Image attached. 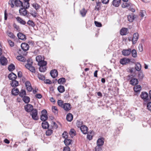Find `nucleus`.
<instances>
[{
	"instance_id": "1",
	"label": "nucleus",
	"mask_w": 151,
	"mask_h": 151,
	"mask_svg": "<svg viewBox=\"0 0 151 151\" xmlns=\"http://www.w3.org/2000/svg\"><path fill=\"white\" fill-rule=\"evenodd\" d=\"M127 77V80H130V84L131 85L135 86L138 84V80L136 78H133L132 75H128Z\"/></svg>"
},
{
	"instance_id": "2",
	"label": "nucleus",
	"mask_w": 151,
	"mask_h": 151,
	"mask_svg": "<svg viewBox=\"0 0 151 151\" xmlns=\"http://www.w3.org/2000/svg\"><path fill=\"white\" fill-rule=\"evenodd\" d=\"M36 61L38 62V65H41V64H43L44 65H46L47 63L46 61L44 60V59L43 58L41 55H38L36 58Z\"/></svg>"
},
{
	"instance_id": "3",
	"label": "nucleus",
	"mask_w": 151,
	"mask_h": 151,
	"mask_svg": "<svg viewBox=\"0 0 151 151\" xmlns=\"http://www.w3.org/2000/svg\"><path fill=\"white\" fill-rule=\"evenodd\" d=\"M37 113V111L36 109H34L30 112V114L34 120H36L38 119Z\"/></svg>"
},
{
	"instance_id": "4",
	"label": "nucleus",
	"mask_w": 151,
	"mask_h": 151,
	"mask_svg": "<svg viewBox=\"0 0 151 151\" xmlns=\"http://www.w3.org/2000/svg\"><path fill=\"white\" fill-rule=\"evenodd\" d=\"M32 62H31L29 63H28V61L27 62V63L25 65V67L29 69L32 73H35V68L32 66Z\"/></svg>"
},
{
	"instance_id": "5",
	"label": "nucleus",
	"mask_w": 151,
	"mask_h": 151,
	"mask_svg": "<svg viewBox=\"0 0 151 151\" xmlns=\"http://www.w3.org/2000/svg\"><path fill=\"white\" fill-rule=\"evenodd\" d=\"M26 5H24L23 6L20 8L19 10L20 14L22 16H25L27 14V11L26 10L28 8H26Z\"/></svg>"
},
{
	"instance_id": "6",
	"label": "nucleus",
	"mask_w": 151,
	"mask_h": 151,
	"mask_svg": "<svg viewBox=\"0 0 151 151\" xmlns=\"http://www.w3.org/2000/svg\"><path fill=\"white\" fill-rule=\"evenodd\" d=\"M47 112L46 110H43L41 111L42 115L40 117V119L42 121H45L48 118L47 115Z\"/></svg>"
},
{
	"instance_id": "7",
	"label": "nucleus",
	"mask_w": 151,
	"mask_h": 151,
	"mask_svg": "<svg viewBox=\"0 0 151 151\" xmlns=\"http://www.w3.org/2000/svg\"><path fill=\"white\" fill-rule=\"evenodd\" d=\"M64 110L67 112L69 111L72 108L71 105L68 103H64V105H63V108Z\"/></svg>"
},
{
	"instance_id": "8",
	"label": "nucleus",
	"mask_w": 151,
	"mask_h": 151,
	"mask_svg": "<svg viewBox=\"0 0 151 151\" xmlns=\"http://www.w3.org/2000/svg\"><path fill=\"white\" fill-rule=\"evenodd\" d=\"M130 60L127 58H124L120 59V63L122 65H124L127 64L129 63Z\"/></svg>"
},
{
	"instance_id": "9",
	"label": "nucleus",
	"mask_w": 151,
	"mask_h": 151,
	"mask_svg": "<svg viewBox=\"0 0 151 151\" xmlns=\"http://www.w3.org/2000/svg\"><path fill=\"white\" fill-rule=\"evenodd\" d=\"M77 127H80V130L83 134H86L87 133L88 128L86 126L83 125L80 126L78 125Z\"/></svg>"
},
{
	"instance_id": "10",
	"label": "nucleus",
	"mask_w": 151,
	"mask_h": 151,
	"mask_svg": "<svg viewBox=\"0 0 151 151\" xmlns=\"http://www.w3.org/2000/svg\"><path fill=\"white\" fill-rule=\"evenodd\" d=\"M25 111L28 112H31L33 109V106L30 104H27L24 106Z\"/></svg>"
},
{
	"instance_id": "11",
	"label": "nucleus",
	"mask_w": 151,
	"mask_h": 151,
	"mask_svg": "<svg viewBox=\"0 0 151 151\" xmlns=\"http://www.w3.org/2000/svg\"><path fill=\"white\" fill-rule=\"evenodd\" d=\"M131 49L130 48L128 49H124L122 51V54L125 56L129 55L131 53Z\"/></svg>"
},
{
	"instance_id": "12",
	"label": "nucleus",
	"mask_w": 151,
	"mask_h": 151,
	"mask_svg": "<svg viewBox=\"0 0 151 151\" xmlns=\"http://www.w3.org/2000/svg\"><path fill=\"white\" fill-rule=\"evenodd\" d=\"M25 85L26 88V89L28 91L30 92L32 91V88L31 83L29 81H27L25 82Z\"/></svg>"
},
{
	"instance_id": "13",
	"label": "nucleus",
	"mask_w": 151,
	"mask_h": 151,
	"mask_svg": "<svg viewBox=\"0 0 151 151\" xmlns=\"http://www.w3.org/2000/svg\"><path fill=\"white\" fill-rule=\"evenodd\" d=\"M141 98L145 100H147L149 99L148 94L147 93L145 92H142L140 95Z\"/></svg>"
},
{
	"instance_id": "14",
	"label": "nucleus",
	"mask_w": 151,
	"mask_h": 151,
	"mask_svg": "<svg viewBox=\"0 0 151 151\" xmlns=\"http://www.w3.org/2000/svg\"><path fill=\"white\" fill-rule=\"evenodd\" d=\"M139 38V34L137 33L134 34L132 40L133 44H135Z\"/></svg>"
},
{
	"instance_id": "15",
	"label": "nucleus",
	"mask_w": 151,
	"mask_h": 151,
	"mask_svg": "<svg viewBox=\"0 0 151 151\" xmlns=\"http://www.w3.org/2000/svg\"><path fill=\"white\" fill-rule=\"evenodd\" d=\"M0 63L2 65H5L7 64V60L4 57H2L0 59Z\"/></svg>"
},
{
	"instance_id": "16",
	"label": "nucleus",
	"mask_w": 151,
	"mask_h": 151,
	"mask_svg": "<svg viewBox=\"0 0 151 151\" xmlns=\"http://www.w3.org/2000/svg\"><path fill=\"white\" fill-rule=\"evenodd\" d=\"M21 47L23 50L26 51L29 50V46L27 44L24 43L21 44Z\"/></svg>"
},
{
	"instance_id": "17",
	"label": "nucleus",
	"mask_w": 151,
	"mask_h": 151,
	"mask_svg": "<svg viewBox=\"0 0 151 151\" xmlns=\"http://www.w3.org/2000/svg\"><path fill=\"white\" fill-rule=\"evenodd\" d=\"M15 5L17 7H22L24 6V4L19 0H16L15 1Z\"/></svg>"
},
{
	"instance_id": "18",
	"label": "nucleus",
	"mask_w": 151,
	"mask_h": 151,
	"mask_svg": "<svg viewBox=\"0 0 151 151\" xmlns=\"http://www.w3.org/2000/svg\"><path fill=\"white\" fill-rule=\"evenodd\" d=\"M51 76L53 78H55L58 75V72L57 70L54 69L52 70L50 72Z\"/></svg>"
},
{
	"instance_id": "19",
	"label": "nucleus",
	"mask_w": 151,
	"mask_h": 151,
	"mask_svg": "<svg viewBox=\"0 0 151 151\" xmlns=\"http://www.w3.org/2000/svg\"><path fill=\"white\" fill-rule=\"evenodd\" d=\"M8 78L9 80L13 81L16 79L17 78V76L14 73H11L8 76Z\"/></svg>"
},
{
	"instance_id": "20",
	"label": "nucleus",
	"mask_w": 151,
	"mask_h": 151,
	"mask_svg": "<svg viewBox=\"0 0 151 151\" xmlns=\"http://www.w3.org/2000/svg\"><path fill=\"white\" fill-rule=\"evenodd\" d=\"M17 37L18 38L22 40H25L26 39V36L23 34L19 32L17 34Z\"/></svg>"
},
{
	"instance_id": "21",
	"label": "nucleus",
	"mask_w": 151,
	"mask_h": 151,
	"mask_svg": "<svg viewBox=\"0 0 151 151\" xmlns=\"http://www.w3.org/2000/svg\"><path fill=\"white\" fill-rule=\"evenodd\" d=\"M128 29L125 28H123L120 31V34L122 35H126L128 33Z\"/></svg>"
},
{
	"instance_id": "22",
	"label": "nucleus",
	"mask_w": 151,
	"mask_h": 151,
	"mask_svg": "<svg viewBox=\"0 0 151 151\" xmlns=\"http://www.w3.org/2000/svg\"><path fill=\"white\" fill-rule=\"evenodd\" d=\"M121 0H113L112 2V4L116 7H118L120 4Z\"/></svg>"
},
{
	"instance_id": "23",
	"label": "nucleus",
	"mask_w": 151,
	"mask_h": 151,
	"mask_svg": "<svg viewBox=\"0 0 151 151\" xmlns=\"http://www.w3.org/2000/svg\"><path fill=\"white\" fill-rule=\"evenodd\" d=\"M43 64H41V65H39L40 66L39 68V70L42 72H45L47 70V68L45 66L46 65H44Z\"/></svg>"
},
{
	"instance_id": "24",
	"label": "nucleus",
	"mask_w": 151,
	"mask_h": 151,
	"mask_svg": "<svg viewBox=\"0 0 151 151\" xmlns=\"http://www.w3.org/2000/svg\"><path fill=\"white\" fill-rule=\"evenodd\" d=\"M19 90L17 88H13L12 90V93L14 96L17 95L19 94Z\"/></svg>"
},
{
	"instance_id": "25",
	"label": "nucleus",
	"mask_w": 151,
	"mask_h": 151,
	"mask_svg": "<svg viewBox=\"0 0 151 151\" xmlns=\"http://www.w3.org/2000/svg\"><path fill=\"white\" fill-rule=\"evenodd\" d=\"M16 19L18 23H20L21 24L24 25L26 24V22L25 21L22 19L21 18L19 17H17L16 18Z\"/></svg>"
},
{
	"instance_id": "26",
	"label": "nucleus",
	"mask_w": 151,
	"mask_h": 151,
	"mask_svg": "<svg viewBox=\"0 0 151 151\" xmlns=\"http://www.w3.org/2000/svg\"><path fill=\"white\" fill-rule=\"evenodd\" d=\"M42 127L44 129H46L48 128L49 125L48 123L46 121H43L42 124Z\"/></svg>"
},
{
	"instance_id": "27",
	"label": "nucleus",
	"mask_w": 151,
	"mask_h": 151,
	"mask_svg": "<svg viewBox=\"0 0 151 151\" xmlns=\"http://www.w3.org/2000/svg\"><path fill=\"white\" fill-rule=\"evenodd\" d=\"M104 141L102 139H99L97 140V146L101 147L104 144Z\"/></svg>"
},
{
	"instance_id": "28",
	"label": "nucleus",
	"mask_w": 151,
	"mask_h": 151,
	"mask_svg": "<svg viewBox=\"0 0 151 151\" xmlns=\"http://www.w3.org/2000/svg\"><path fill=\"white\" fill-rule=\"evenodd\" d=\"M134 91L136 92H139L141 90V87L140 85H138L134 87Z\"/></svg>"
},
{
	"instance_id": "29",
	"label": "nucleus",
	"mask_w": 151,
	"mask_h": 151,
	"mask_svg": "<svg viewBox=\"0 0 151 151\" xmlns=\"http://www.w3.org/2000/svg\"><path fill=\"white\" fill-rule=\"evenodd\" d=\"M101 3L99 1H96V5L95 7V10L99 11L100 8Z\"/></svg>"
},
{
	"instance_id": "30",
	"label": "nucleus",
	"mask_w": 151,
	"mask_h": 151,
	"mask_svg": "<svg viewBox=\"0 0 151 151\" xmlns=\"http://www.w3.org/2000/svg\"><path fill=\"white\" fill-rule=\"evenodd\" d=\"M66 118L68 121L71 122L73 119V115L71 113H69L67 115Z\"/></svg>"
},
{
	"instance_id": "31",
	"label": "nucleus",
	"mask_w": 151,
	"mask_h": 151,
	"mask_svg": "<svg viewBox=\"0 0 151 151\" xmlns=\"http://www.w3.org/2000/svg\"><path fill=\"white\" fill-rule=\"evenodd\" d=\"M11 86L13 87H17L19 85V82L15 80L12 81V83H11Z\"/></svg>"
},
{
	"instance_id": "32",
	"label": "nucleus",
	"mask_w": 151,
	"mask_h": 151,
	"mask_svg": "<svg viewBox=\"0 0 151 151\" xmlns=\"http://www.w3.org/2000/svg\"><path fill=\"white\" fill-rule=\"evenodd\" d=\"M127 18L128 21L130 22H132L134 20V16L133 14H132L131 15H128Z\"/></svg>"
},
{
	"instance_id": "33",
	"label": "nucleus",
	"mask_w": 151,
	"mask_h": 151,
	"mask_svg": "<svg viewBox=\"0 0 151 151\" xmlns=\"http://www.w3.org/2000/svg\"><path fill=\"white\" fill-rule=\"evenodd\" d=\"M57 89L58 91L61 93H63L65 91L64 87L62 85L59 86Z\"/></svg>"
},
{
	"instance_id": "34",
	"label": "nucleus",
	"mask_w": 151,
	"mask_h": 151,
	"mask_svg": "<svg viewBox=\"0 0 151 151\" xmlns=\"http://www.w3.org/2000/svg\"><path fill=\"white\" fill-rule=\"evenodd\" d=\"M17 59L18 60L22 61V62H25L26 59L25 58L22 56H18L17 57Z\"/></svg>"
},
{
	"instance_id": "35",
	"label": "nucleus",
	"mask_w": 151,
	"mask_h": 151,
	"mask_svg": "<svg viewBox=\"0 0 151 151\" xmlns=\"http://www.w3.org/2000/svg\"><path fill=\"white\" fill-rule=\"evenodd\" d=\"M64 142L66 146H68L71 144L72 140L68 139H65Z\"/></svg>"
},
{
	"instance_id": "36",
	"label": "nucleus",
	"mask_w": 151,
	"mask_h": 151,
	"mask_svg": "<svg viewBox=\"0 0 151 151\" xmlns=\"http://www.w3.org/2000/svg\"><path fill=\"white\" fill-rule=\"evenodd\" d=\"M6 33L7 35L9 36V37L12 38V39H14L15 37V36L13 34L9 31V30H7L6 32Z\"/></svg>"
},
{
	"instance_id": "37",
	"label": "nucleus",
	"mask_w": 151,
	"mask_h": 151,
	"mask_svg": "<svg viewBox=\"0 0 151 151\" xmlns=\"http://www.w3.org/2000/svg\"><path fill=\"white\" fill-rule=\"evenodd\" d=\"M23 100L24 101L26 104H28L30 101V98L27 96H24L23 98Z\"/></svg>"
},
{
	"instance_id": "38",
	"label": "nucleus",
	"mask_w": 151,
	"mask_h": 151,
	"mask_svg": "<svg viewBox=\"0 0 151 151\" xmlns=\"http://www.w3.org/2000/svg\"><path fill=\"white\" fill-rule=\"evenodd\" d=\"M65 82V78H62L58 80V82L59 84H63Z\"/></svg>"
},
{
	"instance_id": "39",
	"label": "nucleus",
	"mask_w": 151,
	"mask_h": 151,
	"mask_svg": "<svg viewBox=\"0 0 151 151\" xmlns=\"http://www.w3.org/2000/svg\"><path fill=\"white\" fill-rule=\"evenodd\" d=\"M26 95V93L25 90L24 89H22L20 92L19 96L21 97H23L25 96Z\"/></svg>"
},
{
	"instance_id": "40",
	"label": "nucleus",
	"mask_w": 151,
	"mask_h": 151,
	"mask_svg": "<svg viewBox=\"0 0 151 151\" xmlns=\"http://www.w3.org/2000/svg\"><path fill=\"white\" fill-rule=\"evenodd\" d=\"M135 68L137 70L139 71L141 68V64L139 63H137L135 66Z\"/></svg>"
},
{
	"instance_id": "41",
	"label": "nucleus",
	"mask_w": 151,
	"mask_h": 151,
	"mask_svg": "<svg viewBox=\"0 0 151 151\" xmlns=\"http://www.w3.org/2000/svg\"><path fill=\"white\" fill-rule=\"evenodd\" d=\"M15 69L14 65L12 64L10 65L8 67V69L9 71H12Z\"/></svg>"
},
{
	"instance_id": "42",
	"label": "nucleus",
	"mask_w": 151,
	"mask_h": 151,
	"mask_svg": "<svg viewBox=\"0 0 151 151\" xmlns=\"http://www.w3.org/2000/svg\"><path fill=\"white\" fill-rule=\"evenodd\" d=\"M87 11L85 10L84 8H83L80 11V13L82 17H84L85 16Z\"/></svg>"
},
{
	"instance_id": "43",
	"label": "nucleus",
	"mask_w": 151,
	"mask_h": 151,
	"mask_svg": "<svg viewBox=\"0 0 151 151\" xmlns=\"http://www.w3.org/2000/svg\"><path fill=\"white\" fill-rule=\"evenodd\" d=\"M24 1V5H26V6H25L26 8H29L30 6L29 3V0H23Z\"/></svg>"
},
{
	"instance_id": "44",
	"label": "nucleus",
	"mask_w": 151,
	"mask_h": 151,
	"mask_svg": "<svg viewBox=\"0 0 151 151\" xmlns=\"http://www.w3.org/2000/svg\"><path fill=\"white\" fill-rule=\"evenodd\" d=\"M132 56L134 58H136L137 56V54L136 50L135 49L131 50V52Z\"/></svg>"
},
{
	"instance_id": "45",
	"label": "nucleus",
	"mask_w": 151,
	"mask_h": 151,
	"mask_svg": "<svg viewBox=\"0 0 151 151\" xmlns=\"http://www.w3.org/2000/svg\"><path fill=\"white\" fill-rule=\"evenodd\" d=\"M27 24L29 26L34 27L35 26V24L34 22L32 20H29L27 22Z\"/></svg>"
},
{
	"instance_id": "46",
	"label": "nucleus",
	"mask_w": 151,
	"mask_h": 151,
	"mask_svg": "<svg viewBox=\"0 0 151 151\" xmlns=\"http://www.w3.org/2000/svg\"><path fill=\"white\" fill-rule=\"evenodd\" d=\"M58 105L61 108H63V105H64L63 101L61 100H58Z\"/></svg>"
},
{
	"instance_id": "47",
	"label": "nucleus",
	"mask_w": 151,
	"mask_h": 151,
	"mask_svg": "<svg viewBox=\"0 0 151 151\" xmlns=\"http://www.w3.org/2000/svg\"><path fill=\"white\" fill-rule=\"evenodd\" d=\"M130 3H123L122 5V7L123 8H125L127 7H129L131 5Z\"/></svg>"
},
{
	"instance_id": "48",
	"label": "nucleus",
	"mask_w": 151,
	"mask_h": 151,
	"mask_svg": "<svg viewBox=\"0 0 151 151\" xmlns=\"http://www.w3.org/2000/svg\"><path fill=\"white\" fill-rule=\"evenodd\" d=\"M53 132V131L52 130L48 129L46 132V134L47 136L50 135Z\"/></svg>"
},
{
	"instance_id": "49",
	"label": "nucleus",
	"mask_w": 151,
	"mask_h": 151,
	"mask_svg": "<svg viewBox=\"0 0 151 151\" xmlns=\"http://www.w3.org/2000/svg\"><path fill=\"white\" fill-rule=\"evenodd\" d=\"M69 134L71 136H75L76 135V131L73 129H71L69 132Z\"/></svg>"
},
{
	"instance_id": "50",
	"label": "nucleus",
	"mask_w": 151,
	"mask_h": 151,
	"mask_svg": "<svg viewBox=\"0 0 151 151\" xmlns=\"http://www.w3.org/2000/svg\"><path fill=\"white\" fill-rule=\"evenodd\" d=\"M52 111L55 114H57L58 112V110L57 107L55 106H53L52 107Z\"/></svg>"
},
{
	"instance_id": "51",
	"label": "nucleus",
	"mask_w": 151,
	"mask_h": 151,
	"mask_svg": "<svg viewBox=\"0 0 151 151\" xmlns=\"http://www.w3.org/2000/svg\"><path fill=\"white\" fill-rule=\"evenodd\" d=\"M52 129H56L58 127L57 125L54 122H52Z\"/></svg>"
},
{
	"instance_id": "52",
	"label": "nucleus",
	"mask_w": 151,
	"mask_h": 151,
	"mask_svg": "<svg viewBox=\"0 0 151 151\" xmlns=\"http://www.w3.org/2000/svg\"><path fill=\"white\" fill-rule=\"evenodd\" d=\"M15 1H16V0H10L9 1V4L10 5L11 7H14V3L15 4Z\"/></svg>"
},
{
	"instance_id": "53",
	"label": "nucleus",
	"mask_w": 151,
	"mask_h": 151,
	"mask_svg": "<svg viewBox=\"0 0 151 151\" xmlns=\"http://www.w3.org/2000/svg\"><path fill=\"white\" fill-rule=\"evenodd\" d=\"M38 78L42 80H44L45 79V76L43 75H42L40 74H38Z\"/></svg>"
},
{
	"instance_id": "54",
	"label": "nucleus",
	"mask_w": 151,
	"mask_h": 151,
	"mask_svg": "<svg viewBox=\"0 0 151 151\" xmlns=\"http://www.w3.org/2000/svg\"><path fill=\"white\" fill-rule=\"evenodd\" d=\"M145 13V11L144 10H141L140 11L139 13V15L142 18L144 17Z\"/></svg>"
},
{
	"instance_id": "55",
	"label": "nucleus",
	"mask_w": 151,
	"mask_h": 151,
	"mask_svg": "<svg viewBox=\"0 0 151 151\" xmlns=\"http://www.w3.org/2000/svg\"><path fill=\"white\" fill-rule=\"evenodd\" d=\"M147 109L149 111H151V102H148L147 105Z\"/></svg>"
},
{
	"instance_id": "56",
	"label": "nucleus",
	"mask_w": 151,
	"mask_h": 151,
	"mask_svg": "<svg viewBox=\"0 0 151 151\" xmlns=\"http://www.w3.org/2000/svg\"><path fill=\"white\" fill-rule=\"evenodd\" d=\"M68 133L65 131H64L62 134L63 137L65 139H68Z\"/></svg>"
},
{
	"instance_id": "57",
	"label": "nucleus",
	"mask_w": 151,
	"mask_h": 151,
	"mask_svg": "<svg viewBox=\"0 0 151 151\" xmlns=\"http://www.w3.org/2000/svg\"><path fill=\"white\" fill-rule=\"evenodd\" d=\"M33 6L36 10L38 9L40 7V6L37 4H33Z\"/></svg>"
},
{
	"instance_id": "58",
	"label": "nucleus",
	"mask_w": 151,
	"mask_h": 151,
	"mask_svg": "<svg viewBox=\"0 0 151 151\" xmlns=\"http://www.w3.org/2000/svg\"><path fill=\"white\" fill-rule=\"evenodd\" d=\"M30 14L34 17H36L37 14V13L35 11L31 12Z\"/></svg>"
},
{
	"instance_id": "59",
	"label": "nucleus",
	"mask_w": 151,
	"mask_h": 151,
	"mask_svg": "<svg viewBox=\"0 0 151 151\" xmlns=\"http://www.w3.org/2000/svg\"><path fill=\"white\" fill-rule=\"evenodd\" d=\"M8 42L9 45L11 47H13L14 45V43L12 41L10 40H8Z\"/></svg>"
},
{
	"instance_id": "60",
	"label": "nucleus",
	"mask_w": 151,
	"mask_h": 151,
	"mask_svg": "<svg viewBox=\"0 0 151 151\" xmlns=\"http://www.w3.org/2000/svg\"><path fill=\"white\" fill-rule=\"evenodd\" d=\"M95 24L96 26L97 27H101L102 26L101 24V23L98 22L97 21H95Z\"/></svg>"
},
{
	"instance_id": "61",
	"label": "nucleus",
	"mask_w": 151,
	"mask_h": 151,
	"mask_svg": "<svg viewBox=\"0 0 151 151\" xmlns=\"http://www.w3.org/2000/svg\"><path fill=\"white\" fill-rule=\"evenodd\" d=\"M96 151H102V148L101 147L97 146L95 147Z\"/></svg>"
},
{
	"instance_id": "62",
	"label": "nucleus",
	"mask_w": 151,
	"mask_h": 151,
	"mask_svg": "<svg viewBox=\"0 0 151 151\" xmlns=\"http://www.w3.org/2000/svg\"><path fill=\"white\" fill-rule=\"evenodd\" d=\"M63 151H70V149L69 148V147L68 146H66L64 147L63 149Z\"/></svg>"
},
{
	"instance_id": "63",
	"label": "nucleus",
	"mask_w": 151,
	"mask_h": 151,
	"mask_svg": "<svg viewBox=\"0 0 151 151\" xmlns=\"http://www.w3.org/2000/svg\"><path fill=\"white\" fill-rule=\"evenodd\" d=\"M35 97L38 99H41L42 97V96L41 94L38 93L35 95Z\"/></svg>"
},
{
	"instance_id": "64",
	"label": "nucleus",
	"mask_w": 151,
	"mask_h": 151,
	"mask_svg": "<svg viewBox=\"0 0 151 151\" xmlns=\"http://www.w3.org/2000/svg\"><path fill=\"white\" fill-rule=\"evenodd\" d=\"M138 77L140 78H142L144 77L143 73L141 72L139 73L138 75Z\"/></svg>"
}]
</instances>
